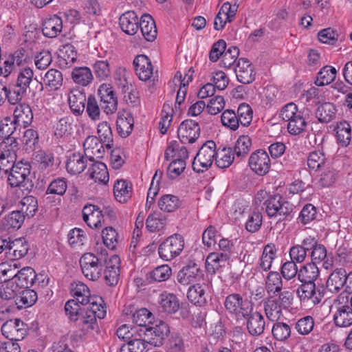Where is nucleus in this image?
I'll return each mask as SVG.
<instances>
[{
	"label": "nucleus",
	"instance_id": "nucleus-1",
	"mask_svg": "<svg viewBox=\"0 0 352 352\" xmlns=\"http://www.w3.org/2000/svg\"><path fill=\"white\" fill-rule=\"evenodd\" d=\"M0 272L3 276H7L8 278L12 279L16 282L19 287H29L32 286L36 282H38L41 287L48 285L49 278L47 276L35 274L34 270L30 267H23L17 273H14V269L8 265L1 264L0 266Z\"/></svg>",
	"mask_w": 352,
	"mask_h": 352
},
{
	"label": "nucleus",
	"instance_id": "nucleus-2",
	"mask_svg": "<svg viewBox=\"0 0 352 352\" xmlns=\"http://www.w3.org/2000/svg\"><path fill=\"white\" fill-rule=\"evenodd\" d=\"M164 155L166 159L173 158L168 167L167 174L171 179L176 178L186 168L188 152L185 146H180L177 141H172L167 146Z\"/></svg>",
	"mask_w": 352,
	"mask_h": 352
},
{
	"label": "nucleus",
	"instance_id": "nucleus-3",
	"mask_svg": "<svg viewBox=\"0 0 352 352\" xmlns=\"http://www.w3.org/2000/svg\"><path fill=\"white\" fill-rule=\"evenodd\" d=\"M263 205L267 216L276 219L278 221L290 220L292 217L293 204L278 194L268 196Z\"/></svg>",
	"mask_w": 352,
	"mask_h": 352
},
{
	"label": "nucleus",
	"instance_id": "nucleus-4",
	"mask_svg": "<svg viewBox=\"0 0 352 352\" xmlns=\"http://www.w3.org/2000/svg\"><path fill=\"white\" fill-rule=\"evenodd\" d=\"M107 252L101 250L99 256L93 253L84 254L80 259V264L84 276L90 280H96L100 276L102 270V264L106 261Z\"/></svg>",
	"mask_w": 352,
	"mask_h": 352
},
{
	"label": "nucleus",
	"instance_id": "nucleus-5",
	"mask_svg": "<svg viewBox=\"0 0 352 352\" xmlns=\"http://www.w3.org/2000/svg\"><path fill=\"white\" fill-rule=\"evenodd\" d=\"M226 310L237 320H243L253 310V306L247 299L237 293L229 294L224 300Z\"/></svg>",
	"mask_w": 352,
	"mask_h": 352
},
{
	"label": "nucleus",
	"instance_id": "nucleus-6",
	"mask_svg": "<svg viewBox=\"0 0 352 352\" xmlns=\"http://www.w3.org/2000/svg\"><path fill=\"white\" fill-rule=\"evenodd\" d=\"M280 117L287 122V130L292 135H298L304 131L307 122L302 116V113L299 111L296 104L290 102L285 105L281 111Z\"/></svg>",
	"mask_w": 352,
	"mask_h": 352
},
{
	"label": "nucleus",
	"instance_id": "nucleus-7",
	"mask_svg": "<svg viewBox=\"0 0 352 352\" xmlns=\"http://www.w3.org/2000/svg\"><path fill=\"white\" fill-rule=\"evenodd\" d=\"M31 165L28 162H18L10 170L8 182L11 187L23 188L29 190L33 185L30 178Z\"/></svg>",
	"mask_w": 352,
	"mask_h": 352
},
{
	"label": "nucleus",
	"instance_id": "nucleus-8",
	"mask_svg": "<svg viewBox=\"0 0 352 352\" xmlns=\"http://www.w3.org/2000/svg\"><path fill=\"white\" fill-rule=\"evenodd\" d=\"M216 144L207 141L199 150L192 162V168L197 173H203L212 166L216 155Z\"/></svg>",
	"mask_w": 352,
	"mask_h": 352
},
{
	"label": "nucleus",
	"instance_id": "nucleus-9",
	"mask_svg": "<svg viewBox=\"0 0 352 352\" xmlns=\"http://www.w3.org/2000/svg\"><path fill=\"white\" fill-rule=\"evenodd\" d=\"M184 237L178 234L168 236L159 246L158 254L164 261H171L179 256L184 250Z\"/></svg>",
	"mask_w": 352,
	"mask_h": 352
},
{
	"label": "nucleus",
	"instance_id": "nucleus-10",
	"mask_svg": "<svg viewBox=\"0 0 352 352\" xmlns=\"http://www.w3.org/2000/svg\"><path fill=\"white\" fill-rule=\"evenodd\" d=\"M138 328L140 336H142L146 343L155 346L162 344V340L169 333L168 324L163 321H160L155 325Z\"/></svg>",
	"mask_w": 352,
	"mask_h": 352
},
{
	"label": "nucleus",
	"instance_id": "nucleus-11",
	"mask_svg": "<svg viewBox=\"0 0 352 352\" xmlns=\"http://www.w3.org/2000/svg\"><path fill=\"white\" fill-rule=\"evenodd\" d=\"M341 300H343L344 297L339 296L334 301L333 321L337 327H347L352 324V308L348 301L344 303Z\"/></svg>",
	"mask_w": 352,
	"mask_h": 352
},
{
	"label": "nucleus",
	"instance_id": "nucleus-12",
	"mask_svg": "<svg viewBox=\"0 0 352 352\" xmlns=\"http://www.w3.org/2000/svg\"><path fill=\"white\" fill-rule=\"evenodd\" d=\"M101 108L107 115L116 113L118 109V100L113 87L107 83L102 84L98 89Z\"/></svg>",
	"mask_w": 352,
	"mask_h": 352
},
{
	"label": "nucleus",
	"instance_id": "nucleus-13",
	"mask_svg": "<svg viewBox=\"0 0 352 352\" xmlns=\"http://www.w3.org/2000/svg\"><path fill=\"white\" fill-rule=\"evenodd\" d=\"M250 169L258 175L267 174L271 166V160L267 153L262 149L253 152L248 162Z\"/></svg>",
	"mask_w": 352,
	"mask_h": 352
},
{
	"label": "nucleus",
	"instance_id": "nucleus-14",
	"mask_svg": "<svg viewBox=\"0 0 352 352\" xmlns=\"http://www.w3.org/2000/svg\"><path fill=\"white\" fill-rule=\"evenodd\" d=\"M2 334L8 341H19L24 338L26 334L25 324L20 319L9 320L1 327Z\"/></svg>",
	"mask_w": 352,
	"mask_h": 352
},
{
	"label": "nucleus",
	"instance_id": "nucleus-15",
	"mask_svg": "<svg viewBox=\"0 0 352 352\" xmlns=\"http://www.w3.org/2000/svg\"><path fill=\"white\" fill-rule=\"evenodd\" d=\"M200 127L197 122L186 120L181 123L177 130V135L182 144H190L199 137Z\"/></svg>",
	"mask_w": 352,
	"mask_h": 352
},
{
	"label": "nucleus",
	"instance_id": "nucleus-16",
	"mask_svg": "<svg viewBox=\"0 0 352 352\" xmlns=\"http://www.w3.org/2000/svg\"><path fill=\"white\" fill-rule=\"evenodd\" d=\"M17 125L10 117H6L0 121V146L3 148V146H18L16 138L12 136V134L16 131Z\"/></svg>",
	"mask_w": 352,
	"mask_h": 352
},
{
	"label": "nucleus",
	"instance_id": "nucleus-17",
	"mask_svg": "<svg viewBox=\"0 0 352 352\" xmlns=\"http://www.w3.org/2000/svg\"><path fill=\"white\" fill-rule=\"evenodd\" d=\"M103 144L96 136H88L83 143L85 156L90 162L95 161V159L102 158L104 154Z\"/></svg>",
	"mask_w": 352,
	"mask_h": 352
},
{
	"label": "nucleus",
	"instance_id": "nucleus-18",
	"mask_svg": "<svg viewBox=\"0 0 352 352\" xmlns=\"http://www.w3.org/2000/svg\"><path fill=\"white\" fill-rule=\"evenodd\" d=\"M234 72L237 80L243 84H250L255 79L254 66L248 59L241 58L238 60Z\"/></svg>",
	"mask_w": 352,
	"mask_h": 352
},
{
	"label": "nucleus",
	"instance_id": "nucleus-19",
	"mask_svg": "<svg viewBox=\"0 0 352 352\" xmlns=\"http://www.w3.org/2000/svg\"><path fill=\"white\" fill-rule=\"evenodd\" d=\"M301 283L302 284L296 291L300 300L303 302L310 300L314 305L320 303L323 298V294L319 290H316L315 283Z\"/></svg>",
	"mask_w": 352,
	"mask_h": 352
},
{
	"label": "nucleus",
	"instance_id": "nucleus-20",
	"mask_svg": "<svg viewBox=\"0 0 352 352\" xmlns=\"http://www.w3.org/2000/svg\"><path fill=\"white\" fill-rule=\"evenodd\" d=\"M201 275V270L197 264L190 261L179 271L177 279L180 284L187 285L197 281Z\"/></svg>",
	"mask_w": 352,
	"mask_h": 352
},
{
	"label": "nucleus",
	"instance_id": "nucleus-21",
	"mask_svg": "<svg viewBox=\"0 0 352 352\" xmlns=\"http://www.w3.org/2000/svg\"><path fill=\"white\" fill-rule=\"evenodd\" d=\"M133 65L135 74L139 79L142 81L150 80L153 74V68L149 58L143 54L137 56L134 60Z\"/></svg>",
	"mask_w": 352,
	"mask_h": 352
},
{
	"label": "nucleus",
	"instance_id": "nucleus-22",
	"mask_svg": "<svg viewBox=\"0 0 352 352\" xmlns=\"http://www.w3.org/2000/svg\"><path fill=\"white\" fill-rule=\"evenodd\" d=\"M104 278L107 284L114 286L118 284L120 278V259L118 255H112L109 260L106 259Z\"/></svg>",
	"mask_w": 352,
	"mask_h": 352
},
{
	"label": "nucleus",
	"instance_id": "nucleus-23",
	"mask_svg": "<svg viewBox=\"0 0 352 352\" xmlns=\"http://www.w3.org/2000/svg\"><path fill=\"white\" fill-rule=\"evenodd\" d=\"M245 319L246 321V328L252 336H259L263 333L265 327V320L263 316L258 311L253 310L250 315Z\"/></svg>",
	"mask_w": 352,
	"mask_h": 352
},
{
	"label": "nucleus",
	"instance_id": "nucleus-24",
	"mask_svg": "<svg viewBox=\"0 0 352 352\" xmlns=\"http://www.w3.org/2000/svg\"><path fill=\"white\" fill-rule=\"evenodd\" d=\"M82 219L91 228H98L103 225V217L100 209L92 204L86 205L82 209Z\"/></svg>",
	"mask_w": 352,
	"mask_h": 352
},
{
	"label": "nucleus",
	"instance_id": "nucleus-25",
	"mask_svg": "<svg viewBox=\"0 0 352 352\" xmlns=\"http://www.w3.org/2000/svg\"><path fill=\"white\" fill-rule=\"evenodd\" d=\"M17 148L18 146H7L3 148L0 146V170L8 173L15 166Z\"/></svg>",
	"mask_w": 352,
	"mask_h": 352
},
{
	"label": "nucleus",
	"instance_id": "nucleus-26",
	"mask_svg": "<svg viewBox=\"0 0 352 352\" xmlns=\"http://www.w3.org/2000/svg\"><path fill=\"white\" fill-rule=\"evenodd\" d=\"M117 131L121 137L129 136L133 131L134 119L132 114L125 110L118 111L116 120Z\"/></svg>",
	"mask_w": 352,
	"mask_h": 352
},
{
	"label": "nucleus",
	"instance_id": "nucleus-27",
	"mask_svg": "<svg viewBox=\"0 0 352 352\" xmlns=\"http://www.w3.org/2000/svg\"><path fill=\"white\" fill-rule=\"evenodd\" d=\"M119 21L120 28L126 34L134 35L138 32L140 21L135 12H126L120 16Z\"/></svg>",
	"mask_w": 352,
	"mask_h": 352
},
{
	"label": "nucleus",
	"instance_id": "nucleus-28",
	"mask_svg": "<svg viewBox=\"0 0 352 352\" xmlns=\"http://www.w3.org/2000/svg\"><path fill=\"white\" fill-rule=\"evenodd\" d=\"M14 118H12L17 126H23L24 128L30 125L33 120V113L31 107L25 103H19L13 112Z\"/></svg>",
	"mask_w": 352,
	"mask_h": 352
},
{
	"label": "nucleus",
	"instance_id": "nucleus-29",
	"mask_svg": "<svg viewBox=\"0 0 352 352\" xmlns=\"http://www.w3.org/2000/svg\"><path fill=\"white\" fill-rule=\"evenodd\" d=\"M68 102L72 113L76 116H80L85 111L87 99L84 92L74 89L68 94Z\"/></svg>",
	"mask_w": 352,
	"mask_h": 352
},
{
	"label": "nucleus",
	"instance_id": "nucleus-30",
	"mask_svg": "<svg viewBox=\"0 0 352 352\" xmlns=\"http://www.w3.org/2000/svg\"><path fill=\"white\" fill-rule=\"evenodd\" d=\"M346 270L344 268H336L329 275L326 287L331 293H338L344 288Z\"/></svg>",
	"mask_w": 352,
	"mask_h": 352
},
{
	"label": "nucleus",
	"instance_id": "nucleus-31",
	"mask_svg": "<svg viewBox=\"0 0 352 352\" xmlns=\"http://www.w3.org/2000/svg\"><path fill=\"white\" fill-rule=\"evenodd\" d=\"M8 258L17 260L28 253L29 247L25 239L19 238L14 241H8Z\"/></svg>",
	"mask_w": 352,
	"mask_h": 352
},
{
	"label": "nucleus",
	"instance_id": "nucleus-32",
	"mask_svg": "<svg viewBox=\"0 0 352 352\" xmlns=\"http://www.w3.org/2000/svg\"><path fill=\"white\" fill-rule=\"evenodd\" d=\"M87 158L80 153H73L68 156L66 169L72 175L81 173L87 166Z\"/></svg>",
	"mask_w": 352,
	"mask_h": 352
},
{
	"label": "nucleus",
	"instance_id": "nucleus-33",
	"mask_svg": "<svg viewBox=\"0 0 352 352\" xmlns=\"http://www.w3.org/2000/svg\"><path fill=\"white\" fill-rule=\"evenodd\" d=\"M62 28L63 21L61 18L54 14L44 21L42 32L46 37L55 38L61 32Z\"/></svg>",
	"mask_w": 352,
	"mask_h": 352
},
{
	"label": "nucleus",
	"instance_id": "nucleus-34",
	"mask_svg": "<svg viewBox=\"0 0 352 352\" xmlns=\"http://www.w3.org/2000/svg\"><path fill=\"white\" fill-rule=\"evenodd\" d=\"M139 29L144 38L148 41H153L157 34V30L155 25V23L150 14H144L142 16Z\"/></svg>",
	"mask_w": 352,
	"mask_h": 352
},
{
	"label": "nucleus",
	"instance_id": "nucleus-35",
	"mask_svg": "<svg viewBox=\"0 0 352 352\" xmlns=\"http://www.w3.org/2000/svg\"><path fill=\"white\" fill-rule=\"evenodd\" d=\"M91 162L92 164L88 169L90 177L95 182L107 184L109 179V175L106 165L98 161Z\"/></svg>",
	"mask_w": 352,
	"mask_h": 352
},
{
	"label": "nucleus",
	"instance_id": "nucleus-36",
	"mask_svg": "<svg viewBox=\"0 0 352 352\" xmlns=\"http://www.w3.org/2000/svg\"><path fill=\"white\" fill-rule=\"evenodd\" d=\"M229 258L216 252L210 253L206 257V271L214 274L219 272L221 269L225 267Z\"/></svg>",
	"mask_w": 352,
	"mask_h": 352
},
{
	"label": "nucleus",
	"instance_id": "nucleus-37",
	"mask_svg": "<svg viewBox=\"0 0 352 352\" xmlns=\"http://www.w3.org/2000/svg\"><path fill=\"white\" fill-rule=\"evenodd\" d=\"M131 184L124 179L117 180L113 186V193L116 199L120 203H126L132 195Z\"/></svg>",
	"mask_w": 352,
	"mask_h": 352
},
{
	"label": "nucleus",
	"instance_id": "nucleus-38",
	"mask_svg": "<svg viewBox=\"0 0 352 352\" xmlns=\"http://www.w3.org/2000/svg\"><path fill=\"white\" fill-rule=\"evenodd\" d=\"M263 307L266 317L272 322H277L283 316V307L275 298L268 296L263 302Z\"/></svg>",
	"mask_w": 352,
	"mask_h": 352
},
{
	"label": "nucleus",
	"instance_id": "nucleus-39",
	"mask_svg": "<svg viewBox=\"0 0 352 352\" xmlns=\"http://www.w3.org/2000/svg\"><path fill=\"white\" fill-rule=\"evenodd\" d=\"M277 250L274 244H267L264 247L263 253L258 263V270L268 271L276 258Z\"/></svg>",
	"mask_w": 352,
	"mask_h": 352
},
{
	"label": "nucleus",
	"instance_id": "nucleus-40",
	"mask_svg": "<svg viewBox=\"0 0 352 352\" xmlns=\"http://www.w3.org/2000/svg\"><path fill=\"white\" fill-rule=\"evenodd\" d=\"M71 294L78 302L87 305L90 301V291L88 287L81 282H74L71 285Z\"/></svg>",
	"mask_w": 352,
	"mask_h": 352
},
{
	"label": "nucleus",
	"instance_id": "nucleus-41",
	"mask_svg": "<svg viewBox=\"0 0 352 352\" xmlns=\"http://www.w3.org/2000/svg\"><path fill=\"white\" fill-rule=\"evenodd\" d=\"M160 308L164 312L173 314L179 309V300L173 294L164 292L160 296Z\"/></svg>",
	"mask_w": 352,
	"mask_h": 352
},
{
	"label": "nucleus",
	"instance_id": "nucleus-42",
	"mask_svg": "<svg viewBox=\"0 0 352 352\" xmlns=\"http://www.w3.org/2000/svg\"><path fill=\"white\" fill-rule=\"evenodd\" d=\"M72 78L75 83L83 87L89 85L94 80L92 72L87 67L74 68L72 72Z\"/></svg>",
	"mask_w": 352,
	"mask_h": 352
},
{
	"label": "nucleus",
	"instance_id": "nucleus-43",
	"mask_svg": "<svg viewBox=\"0 0 352 352\" xmlns=\"http://www.w3.org/2000/svg\"><path fill=\"white\" fill-rule=\"evenodd\" d=\"M320 271L316 263H307L300 269L298 274V279L300 282L315 283L318 278Z\"/></svg>",
	"mask_w": 352,
	"mask_h": 352
},
{
	"label": "nucleus",
	"instance_id": "nucleus-44",
	"mask_svg": "<svg viewBox=\"0 0 352 352\" xmlns=\"http://www.w3.org/2000/svg\"><path fill=\"white\" fill-rule=\"evenodd\" d=\"M19 293V295L14 300V306L18 309L31 307L38 299L37 294L33 289H25Z\"/></svg>",
	"mask_w": 352,
	"mask_h": 352
},
{
	"label": "nucleus",
	"instance_id": "nucleus-45",
	"mask_svg": "<svg viewBox=\"0 0 352 352\" xmlns=\"http://www.w3.org/2000/svg\"><path fill=\"white\" fill-rule=\"evenodd\" d=\"M166 223V219L160 212H153L150 214L146 221V226L151 232H158L162 230Z\"/></svg>",
	"mask_w": 352,
	"mask_h": 352
},
{
	"label": "nucleus",
	"instance_id": "nucleus-46",
	"mask_svg": "<svg viewBox=\"0 0 352 352\" xmlns=\"http://www.w3.org/2000/svg\"><path fill=\"white\" fill-rule=\"evenodd\" d=\"M336 113L335 105L330 102H325L318 107L316 116L319 122L328 123L334 119Z\"/></svg>",
	"mask_w": 352,
	"mask_h": 352
},
{
	"label": "nucleus",
	"instance_id": "nucleus-47",
	"mask_svg": "<svg viewBox=\"0 0 352 352\" xmlns=\"http://www.w3.org/2000/svg\"><path fill=\"white\" fill-rule=\"evenodd\" d=\"M63 80L61 72L55 69L48 70L43 78L45 85L51 90L58 89L63 84Z\"/></svg>",
	"mask_w": 352,
	"mask_h": 352
},
{
	"label": "nucleus",
	"instance_id": "nucleus-48",
	"mask_svg": "<svg viewBox=\"0 0 352 352\" xmlns=\"http://www.w3.org/2000/svg\"><path fill=\"white\" fill-rule=\"evenodd\" d=\"M252 140L248 135H243L239 137L234 147L233 152L240 160L245 157L251 150Z\"/></svg>",
	"mask_w": 352,
	"mask_h": 352
},
{
	"label": "nucleus",
	"instance_id": "nucleus-49",
	"mask_svg": "<svg viewBox=\"0 0 352 352\" xmlns=\"http://www.w3.org/2000/svg\"><path fill=\"white\" fill-rule=\"evenodd\" d=\"M337 71L332 66H324L318 73L315 84L317 86H324L332 82L336 77Z\"/></svg>",
	"mask_w": 352,
	"mask_h": 352
},
{
	"label": "nucleus",
	"instance_id": "nucleus-50",
	"mask_svg": "<svg viewBox=\"0 0 352 352\" xmlns=\"http://www.w3.org/2000/svg\"><path fill=\"white\" fill-rule=\"evenodd\" d=\"M215 162L221 168L229 167L234 161V153L231 148H223L216 151Z\"/></svg>",
	"mask_w": 352,
	"mask_h": 352
},
{
	"label": "nucleus",
	"instance_id": "nucleus-51",
	"mask_svg": "<svg viewBox=\"0 0 352 352\" xmlns=\"http://www.w3.org/2000/svg\"><path fill=\"white\" fill-rule=\"evenodd\" d=\"M181 205L179 199L173 195H164L158 201L160 209L164 212H173L177 210Z\"/></svg>",
	"mask_w": 352,
	"mask_h": 352
},
{
	"label": "nucleus",
	"instance_id": "nucleus-52",
	"mask_svg": "<svg viewBox=\"0 0 352 352\" xmlns=\"http://www.w3.org/2000/svg\"><path fill=\"white\" fill-rule=\"evenodd\" d=\"M336 130L338 143L342 146H348L351 140L350 124L346 121L340 122L337 124Z\"/></svg>",
	"mask_w": 352,
	"mask_h": 352
},
{
	"label": "nucleus",
	"instance_id": "nucleus-53",
	"mask_svg": "<svg viewBox=\"0 0 352 352\" xmlns=\"http://www.w3.org/2000/svg\"><path fill=\"white\" fill-rule=\"evenodd\" d=\"M187 297L192 303L199 306H202L206 302L204 287L199 284L189 287Z\"/></svg>",
	"mask_w": 352,
	"mask_h": 352
},
{
	"label": "nucleus",
	"instance_id": "nucleus-54",
	"mask_svg": "<svg viewBox=\"0 0 352 352\" xmlns=\"http://www.w3.org/2000/svg\"><path fill=\"white\" fill-rule=\"evenodd\" d=\"M97 133L99 140L102 142L107 149L113 146V133L109 122L103 121L100 122L97 126Z\"/></svg>",
	"mask_w": 352,
	"mask_h": 352
},
{
	"label": "nucleus",
	"instance_id": "nucleus-55",
	"mask_svg": "<svg viewBox=\"0 0 352 352\" xmlns=\"http://www.w3.org/2000/svg\"><path fill=\"white\" fill-rule=\"evenodd\" d=\"M283 289V280L277 272H270L265 279V289L268 295Z\"/></svg>",
	"mask_w": 352,
	"mask_h": 352
},
{
	"label": "nucleus",
	"instance_id": "nucleus-56",
	"mask_svg": "<svg viewBox=\"0 0 352 352\" xmlns=\"http://www.w3.org/2000/svg\"><path fill=\"white\" fill-rule=\"evenodd\" d=\"M92 68L96 78L100 80H108L111 75V68L107 60H96Z\"/></svg>",
	"mask_w": 352,
	"mask_h": 352
},
{
	"label": "nucleus",
	"instance_id": "nucleus-57",
	"mask_svg": "<svg viewBox=\"0 0 352 352\" xmlns=\"http://www.w3.org/2000/svg\"><path fill=\"white\" fill-rule=\"evenodd\" d=\"M39 136L37 131L33 129H26L21 138V142L28 151L35 150L38 145Z\"/></svg>",
	"mask_w": 352,
	"mask_h": 352
},
{
	"label": "nucleus",
	"instance_id": "nucleus-58",
	"mask_svg": "<svg viewBox=\"0 0 352 352\" xmlns=\"http://www.w3.org/2000/svg\"><path fill=\"white\" fill-rule=\"evenodd\" d=\"M153 314L146 308L137 310L132 315V320L135 327H146L152 324Z\"/></svg>",
	"mask_w": 352,
	"mask_h": 352
},
{
	"label": "nucleus",
	"instance_id": "nucleus-59",
	"mask_svg": "<svg viewBox=\"0 0 352 352\" xmlns=\"http://www.w3.org/2000/svg\"><path fill=\"white\" fill-rule=\"evenodd\" d=\"M146 342L142 336H137L127 342L120 349V352H146Z\"/></svg>",
	"mask_w": 352,
	"mask_h": 352
},
{
	"label": "nucleus",
	"instance_id": "nucleus-60",
	"mask_svg": "<svg viewBox=\"0 0 352 352\" xmlns=\"http://www.w3.org/2000/svg\"><path fill=\"white\" fill-rule=\"evenodd\" d=\"M20 211L28 218L32 217L38 210L37 199L32 195L24 197L20 201Z\"/></svg>",
	"mask_w": 352,
	"mask_h": 352
},
{
	"label": "nucleus",
	"instance_id": "nucleus-61",
	"mask_svg": "<svg viewBox=\"0 0 352 352\" xmlns=\"http://www.w3.org/2000/svg\"><path fill=\"white\" fill-rule=\"evenodd\" d=\"M77 325L81 328L83 333L85 334L90 329H93L96 322V318L93 312H89L87 309L82 311L78 320H76Z\"/></svg>",
	"mask_w": 352,
	"mask_h": 352
},
{
	"label": "nucleus",
	"instance_id": "nucleus-62",
	"mask_svg": "<svg viewBox=\"0 0 352 352\" xmlns=\"http://www.w3.org/2000/svg\"><path fill=\"white\" fill-rule=\"evenodd\" d=\"M274 338L278 341H285L291 336L290 326L283 322H276L272 329Z\"/></svg>",
	"mask_w": 352,
	"mask_h": 352
},
{
	"label": "nucleus",
	"instance_id": "nucleus-63",
	"mask_svg": "<svg viewBox=\"0 0 352 352\" xmlns=\"http://www.w3.org/2000/svg\"><path fill=\"white\" fill-rule=\"evenodd\" d=\"M25 218V214H22L21 211H12L4 218L3 225L8 229H19L23 223Z\"/></svg>",
	"mask_w": 352,
	"mask_h": 352
},
{
	"label": "nucleus",
	"instance_id": "nucleus-64",
	"mask_svg": "<svg viewBox=\"0 0 352 352\" xmlns=\"http://www.w3.org/2000/svg\"><path fill=\"white\" fill-rule=\"evenodd\" d=\"M26 89L20 87L16 84H13L9 89L6 87V98L10 104H17L23 99L27 92Z\"/></svg>",
	"mask_w": 352,
	"mask_h": 352
}]
</instances>
